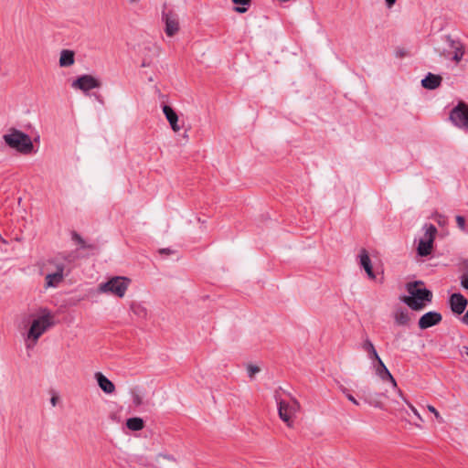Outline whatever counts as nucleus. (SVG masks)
Here are the masks:
<instances>
[{"label":"nucleus","mask_w":468,"mask_h":468,"mask_svg":"<svg viewBox=\"0 0 468 468\" xmlns=\"http://www.w3.org/2000/svg\"><path fill=\"white\" fill-rule=\"evenodd\" d=\"M126 426L131 431H138L144 429V422L143 419L139 417H133L127 420Z\"/></svg>","instance_id":"21"},{"label":"nucleus","mask_w":468,"mask_h":468,"mask_svg":"<svg viewBox=\"0 0 468 468\" xmlns=\"http://www.w3.org/2000/svg\"><path fill=\"white\" fill-rule=\"evenodd\" d=\"M73 239L76 240L81 248H86L84 239L77 233H73Z\"/></svg>","instance_id":"31"},{"label":"nucleus","mask_w":468,"mask_h":468,"mask_svg":"<svg viewBox=\"0 0 468 468\" xmlns=\"http://www.w3.org/2000/svg\"><path fill=\"white\" fill-rule=\"evenodd\" d=\"M3 139L10 148L21 154H28L33 151L34 145L29 135L16 129H12Z\"/></svg>","instance_id":"2"},{"label":"nucleus","mask_w":468,"mask_h":468,"mask_svg":"<svg viewBox=\"0 0 468 468\" xmlns=\"http://www.w3.org/2000/svg\"><path fill=\"white\" fill-rule=\"evenodd\" d=\"M137 1H138V0H130V2H132V3H135V2H137Z\"/></svg>","instance_id":"45"},{"label":"nucleus","mask_w":468,"mask_h":468,"mask_svg":"<svg viewBox=\"0 0 468 468\" xmlns=\"http://www.w3.org/2000/svg\"><path fill=\"white\" fill-rule=\"evenodd\" d=\"M358 258H359V264L364 269H367V266H370L372 264L371 263V260H370L369 255H368V252H367V250L366 249H361L360 250V252L358 254Z\"/></svg>","instance_id":"24"},{"label":"nucleus","mask_w":468,"mask_h":468,"mask_svg":"<svg viewBox=\"0 0 468 468\" xmlns=\"http://www.w3.org/2000/svg\"><path fill=\"white\" fill-rule=\"evenodd\" d=\"M132 399L134 406L139 407L143 404V398L140 394L133 393Z\"/></svg>","instance_id":"28"},{"label":"nucleus","mask_w":468,"mask_h":468,"mask_svg":"<svg viewBox=\"0 0 468 468\" xmlns=\"http://www.w3.org/2000/svg\"><path fill=\"white\" fill-rule=\"evenodd\" d=\"M342 391H343V393H344V394H346H346H349V393H348V391H347V389H346V388H342Z\"/></svg>","instance_id":"40"},{"label":"nucleus","mask_w":468,"mask_h":468,"mask_svg":"<svg viewBox=\"0 0 468 468\" xmlns=\"http://www.w3.org/2000/svg\"><path fill=\"white\" fill-rule=\"evenodd\" d=\"M64 266L62 264L57 266L54 273H48L46 276V285L48 287H56L63 280Z\"/></svg>","instance_id":"14"},{"label":"nucleus","mask_w":468,"mask_h":468,"mask_svg":"<svg viewBox=\"0 0 468 468\" xmlns=\"http://www.w3.org/2000/svg\"><path fill=\"white\" fill-rule=\"evenodd\" d=\"M58 401V398L57 396H52V398L50 399V403L52 404L53 407L57 405Z\"/></svg>","instance_id":"36"},{"label":"nucleus","mask_w":468,"mask_h":468,"mask_svg":"<svg viewBox=\"0 0 468 468\" xmlns=\"http://www.w3.org/2000/svg\"><path fill=\"white\" fill-rule=\"evenodd\" d=\"M163 112L165 118L167 119L168 122L170 123L172 130L176 133L179 132L181 127L177 123L178 116L176 112L173 110V108L168 105H164Z\"/></svg>","instance_id":"15"},{"label":"nucleus","mask_w":468,"mask_h":468,"mask_svg":"<svg viewBox=\"0 0 468 468\" xmlns=\"http://www.w3.org/2000/svg\"><path fill=\"white\" fill-rule=\"evenodd\" d=\"M442 316L440 313L430 311L420 316L418 324L421 330H424L440 324Z\"/></svg>","instance_id":"10"},{"label":"nucleus","mask_w":468,"mask_h":468,"mask_svg":"<svg viewBox=\"0 0 468 468\" xmlns=\"http://www.w3.org/2000/svg\"><path fill=\"white\" fill-rule=\"evenodd\" d=\"M71 87L86 93L90 90L101 88V81L92 75L84 74L73 80Z\"/></svg>","instance_id":"8"},{"label":"nucleus","mask_w":468,"mask_h":468,"mask_svg":"<svg viewBox=\"0 0 468 468\" xmlns=\"http://www.w3.org/2000/svg\"><path fill=\"white\" fill-rule=\"evenodd\" d=\"M131 283V280L123 276L112 277L105 282L99 284L98 292L101 293H107L122 298Z\"/></svg>","instance_id":"3"},{"label":"nucleus","mask_w":468,"mask_h":468,"mask_svg":"<svg viewBox=\"0 0 468 468\" xmlns=\"http://www.w3.org/2000/svg\"><path fill=\"white\" fill-rule=\"evenodd\" d=\"M462 322H463L464 324H468V309H467V312L465 313V314L463 316V318H462Z\"/></svg>","instance_id":"37"},{"label":"nucleus","mask_w":468,"mask_h":468,"mask_svg":"<svg viewBox=\"0 0 468 468\" xmlns=\"http://www.w3.org/2000/svg\"><path fill=\"white\" fill-rule=\"evenodd\" d=\"M368 276V278H370L371 280H374L376 279V275L373 271V268H372V264L370 266H367V269H364Z\"/></svg>","instance_id":"32"},{"label":"nucleus","mask_w":468,"mask_h":468,"mask_svg":"<svg viewBox=\"0 0 468 468\" xmlns=\"http://www.w3.org/2000/svg\"><path fill=\"white\" fill-rule=\"evenodd\" d=\"M248 374L250 378H252L256 373L260 371V367L254 365H249L247 367Z\"/></svg>","instance_id":"29"},{"label":"nucleus","mask_w":468,"mask_h":468,"mask_svg":"<svg viewBox=\"0 0 468 468\" xmlns=\"http://www.w3.org/2000/svg\"><path fill=\"white\" fill-rule=\"evenodd\" d=\"M75 62V54L72 50L63 49L60 52L59 57V66L60 67H69L72 66Z\"/></svg>","instance_id":"19"},{"label":"nucleus","mask_w":468,"mask_h":468,"mask_svg":"<svg viewBox=\"0 0 468 468\" xmlns=\"http://www.w3.org/2000/svg\"><path fill=\"white\" fill-rule=\"evenodd\" d=\"M346 398L347 399L352 402L353 404L358 406L359 405V402L357 401V399L351 394H346Z\"/></svg>","instance_id":"33"},{"label":"nucleus","mask_w":468,"mask_h":468,"mask_svg":"<svg viewBox=\"0 0 468 468\" xmlns=\"http://www.w3.org/2000/svg\"><path fill=\"white\" fill-rule=\"evenodd\" d=\"M449 303L452 312L456 314H462L468 304L467 299L460 292L452 293Z\"/></svg>","instance_id":"11"},{"label":"nucleus","mask_w":468,"mask_h":468,"mask_svg":"<svg viewBox=\"0 0 468 468\" xmlns=\"http://www.w3.org/2000/svg\"><path fill=\"white\" fill-rule=\"evenodd\" d=\"M450 121L462 129H468V105L460 101L450 112Z\"/></svg>","instance_id":"6"},{"label":"nucleus","mask_w":468,"mask_h":468,"mask_svg":"<svg viewBox=\"0 0 468 468\" xmlns=\"http://www.w3.org/2000/svg\"><path fill=\"white\" fill-rule=\"evenodd\" d=\"M378 366L376 367L377 375L384 381H389L394 389H397V382L389 370L387 368L386 365L382 361L381 358L377 360Z\"/></svg>","instance_id":"13"},{"label":"nucleus","mask_w":468,"mask_h":468,"mask_svg":"<svg viewBox=\"0 0 468 468\" xmlns=\"http://www.w3.org/2000/svg\"><path fill=\"white\" fill-rule=\"evenodd\" d=\"M442 78L440 75L428 73L427 76L421 80V85L427 90H435L441 83Z\"/></svg>","instance_id":"17"},{"label":"nucleus","mask_w":468,"mask_h":468,"mask_svg":"<svg viewBox=\"0 0 468 468\" xmlns=\"http://www.w3.org/2000/svg\"><path fill=\"white\" fill-rule=\"evenodd\" d=\"M162 20L165 22V32L168 37H174L179 31V22L176 14L173 11L162 12Z\"/></svg>","instance_id":"9"},{"label":"nucleus","mask_w":468,"mask_h":468,"mask_svg":"<svg viewBox=\"0 0 468 468\" xmlns=\"http://www.w3.org/2000/svg\"><path fill=\"white\" fill-rule=\"evenodd\" d=\"M427 409L430 412H431L432 414H434L435 418L438 420L439 422H443V419L442 417L441 416V414L439 413V411L431 405H428L427 406Z\"/></svg>","instance_id":"27"},{"label":"nucleus","mask_w":468,"mask_h":468,"mask_svg":"<svg viewBox=\"0 0 468 468\" xmlns=\"http://www.w3.org/2000/svg\"><path fill=\"white\" fill-rule=\"evenodd\" d=\"M385 397V394L382 392H372L370 390H363L361 399L367 403L368 405L378 408L383 409L384 405L382 402V399Z\"/></svg>","instance_id":"12"},{"label":"nucleus","mask_w":468,"mask_h":468,"mask_svg":"<svg viewBox=\"0 0 468 468\" xmlns=\"http://www.w3.org/2000/svg\"><path fill=\"white\" fill-rule=\"evenodd\" d=\"M388 7H391L397 0H385Z\"/></svg>","instance_id":"38"},{"label":"nucleus","mask_w":468,"mask_h":468,"mask_svg":"<svg viewBox=\"0 0 468 468\" xmlns=\"http://www.w3.org/2000/svg\"><path fill=\"white\" fill-rule=\"evenodd\" d=\"M149 66V64H146L144 61L143 62V67Z\"/></svg>","instance_id":"42"},{"label":"nucleus","mask_w":468,"mask_h":468,"mask_svg":"<svg viewBox=\"0 0 468 468\" xmlns=\"http://www.w3.org/2000/svg\"><path fill=\"white\" fill-rule=\"evenodd\" d=\"M398 392L400 396H402L401 390L398 389Z\"/></svg>","instance_id":"44"},{"label":"nucleus","mask_w":468,"mask_h":468,"mask_svg":"<svg viewBox=\"0 0 468 468\" xmlns=\"http://www.w3.org/2000/svg\"><path fill=\"white\" fill-rule=\"evenodd\" d=\"M424 228V238L420 239L417 248L418 254L421 257H426L431 253L434 239L437 234V229L434 225L428 224L425 225Z\"/></svg>","instance_id":"4"},{"label":"nucleus","mask_w":468,"mask_h":468,"mask_svg":"<svg viewBox=\"0 0 468 468\" xmlns=\"http://www.w3.org/2000/svg\"><path fill=\"white\" fill-rule=\"evenodd\" d=\"M409 407L410 409L411 410L412 413H414L415 416L418 417V419H420V420H422V418L420 417V413L418 412V410H416V408L411 405L410 403H409Z\"/></svg>","instance_id":"34"},{"label":"nucleus","mask_w":468,"mask_h":468,"mask_svg":"<svg viewBox=\"0 0 468 468\" xmlns=\"http://www.w3.org/2000/svg\"><path fill=\"white\" fill-rule=\"evenodd\" d=\"M159 459H165V460L170 461V462H173V463H176V459L173 455H170V454H165V453H159V454L156 456V461H159Z\"/></svg>","instance_id":"30"},{"label":"nucleus","mask_w":468,"mask_h":468,"mask_svg":"<svg viewBox=\"0 0 468 468\" xmlns=\"http://www.w3.org/2000/svg\"><path fill=\"white\" fill-rule=\"evenodd\" d=\"M130 309L136 316L139 318H146L147 316V310L146 308L138 303H132L130 305Z\"/></svg>","instance_id":"23"},{"label":"nucleus","mask_w":468,"mask_h":468,"mask_svg":"<svg viewBox=\"0 0 468 468\" xmlns=\"http://www.w3.org/2000/svg\"><path fill=\"white\" fill-rule=\"evenodd\" d=\"M394 319L398 325H408L410 322L409 312L403 308L395 311Z\"/></svg>","instance_id":"20"},{"label":"nucleus","mask_w":468,"mask_h":468,"mask_svg":"<svg viewBox=\"0 0 468 468\" xmlns=\"http://www.w3.org/2000/svg\"><path fill=\"white\" fill-rule=\"evenodd\" d=\"M445 58H449V54L443 53L442 54Z\"/></svg>","instance_id":"43"},{"label":"nucleus","mask_w":468,"mask_h":468,"mask_svg":"<svg viewBox=\"0 0 468 468\" xmlns=\"http://www.w3.org/2000/svg\"><path fill=\"white\" fill-rule=\"evenodd\" d=\"M95 378L98 382L99 387L101 388L103 392H105L106 394H112L114 392V384L109 378H107L102 373H95Z\"/></svg>","instance_id":"16"},{"label":"nucleus","mask_w":468,"mask_h":468,"mask_svg":"<svg viewBox=\"0 0 468 468\" xmlns=\"http://www.w3.org/2000/svg\"><path fill=\"white\" fill-rule=\"evenodd\" d=\"M449 43L450 47L453 48V55L452 57V59L454 60L456 63H459L463 57L464 48L459 41L450 39Z\"/></svg>","instance_id":"18"},{"label":"nucleus","mask_w":468,"mask_h":468,"mask_svg":"<svg viewBox=\"0 0 468 468\" xmlns=\"http://www.w3.org/2000/svg\"><path fill=\"white\" fill-rule=\"evenodd\" d=\"M169 251V250L167 249H163L160 250L161 253H167Z\"/></svg>","instance_id":"39"},{"label":"nucleus","mask_w":468,"mask_h":468,"mask_svg":"<svg viewBox=\"0 0 468 468\" xmlns=\"http://www.w3.org/2000/svg\"><path fill=\"white\" fill-rule=\"evenodd\" d=\"M461 284H462V286L463 288L468 290V276H463L462 281H461Z\"/></svg>","instance_id":"35"},{"label":"nucleus","mask_w":468,"mask_h":468,"mask_svg":"<svg viewBox=\"0 0 468 468\" xmlns=\"http://www.w3.org/2000/svg\"><path fill=\"white\" fill-rule=\"evenodd\" d=\"M52 325V322L48 315H43L35 319L27 333V338L33 340L32 346L37 343L38 338Z\"/></svg>","instance_id":"5"},{"label":"nucleus","mask_w":468,"mask_h":468,"mask_svg":"<svg viewBox=\"0 0 468 468\" xmlns=\"http://www.w3.org/2000/svg\"><path fill=\"white\" fill-rule=\"evenodd\" d=\"M455 219L459 229L463 233H468V227L466 226L465 218L461 215H457Z\"/></svg>","instance_id":"26"},{"label":"nucleus","mask_w":468,"mask_h":468,"mask_svg":"<svg viewBox=\"0 0 468 468\" xmlns=\"http://www.w3.org/2000/svg\"><path fill=\"white\" fill-rule=\"evenodd\" d=\"M232 2L235 5H249L250 4V0H232ZM234 10L237 13L243 14L247 11V8L244 6H236V7H234Z\"/></svg>","instance_id":"25"},{"label":"nucleus","mask_w":468,"mask_h":468,"mask_svg":"<svg viewBox=\"0 0 468 468\" xmlns=\"http://www.w3.org/2000/svg\"><path fill=\"white\" fill-rule=\"evenodd\" d=\"M300 410L299 402L293 399L291 402L284 400L278 401V412L280 418L287 424L288 427H292V417L298 412Z\"/></svg>","instance_id":"7"},{"label":"nucleus","mask_w":468,"mask_h":468,"mask_svg":"<svg viewBox=\"0 0 468 468\" xmlns=\"http://www.w3.org/2000/svg\"><path fill=\"white\" fill-rule=\"evenodd\" d=\"M362 348L368 354L370 359L378 360L380 358L373 343L368 338L364 341Z\"/></svg>","instance_id":"22"},{"label":"nucleus","mask_w":468,"mask_h":468,"mask_svg":"<svg viewBox=\"0 0 468 468\" xmlns=\"http://www.w3.org/2000/svg\"><path fill=\"white\" fill-rule=\"evenodd\" d=\"M463 348H464L465 354L468 356V346H464Z\"/></svg>","instance_id":"41"},{"label":"nucleus","mask_w":468,"mask_h":468,"mask_svg":"<svg viewBox=\"0 0 468 468\" xmlns=\"http://www.w3.org/2000/svg\"><path fill=\"white\" fill-rule=\"evenodd\" d=\"M424 285L422 281L410 282L406 284V290L409 295L400 297V301L403 302L408 307L413 311H420L424 309L427 303L432 301V292L426 288H419V286Z\"/></svg>","instance_id":"1"}]
</instances>
